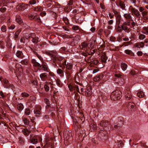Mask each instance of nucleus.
<instances>
[{
    "instance_id": "obj_52",
    "label": "nucleus",
    "mask_w": 148,
    "mask_h": 148,
    "mask_svg": "<svg viewBox=\"0 0 148 148\" xmlns=\"http://www.w3.org/2000/svg\"><path fill=\"white\" fill-rule=\"evenodd\" d=\"M22 10H25L27 8L28 6V5L27 4H25L24 3H22Z\"/></svg>"
},
{
    "instance_id": "obj_45",
    "label": "nucleus",
    "mask_w": 148,
    "mask_h": 148,
    "mask_svg": "<svg viewBox=\"0 0 148 148\" xmlns=\"http://www.w3.org/2000/svg\"><path fill=\"white\" fill-rule=\"evenodd\" d=\"M118 143V147L119 148H122L123 147V144L122 141H117L116 142Z\"/></svg>"
},
{
    "instance_id": "obj_57",
    "label": "nucleus",
    "mask_w": 148,
    "mask_h": 148,
    "mask_svg": "<svg viewBox=\"0 0 148 148\" xmlns=\"http://www.w3.org/2000/svg\"><path fill=\"white\" fill-rule=\"evenodd\" d=\"M73 29L74 30L76 31L79 29V27L78 26L74 25L72 27Z\"/></svg>"
},
{
    "instance_id": "obj_10",
    "label": "nucleus",
    "mask_w": 148,
    "mask_h": 148,
    "mask_svg": "<svg viewBox=\"0 0 148 148\" xmlns=\"http://www.w3.org/2000/svg\"><path fill=\"white\" fill-rule=\"evenodd\" d=\"M130 9L131 10V14L132 15H134L137 18L140 17L141 15L138 10L133 8L132 6H130Z\"/></svg>"
},
{
    "instance_id": "obj_51",
    "label": "nucleus",
    "mask_w": 148,
    "mask_h": 148,
    "mask_svg": "<svg viewBox=\"0 0 148 148\" xmlns=\"http://www.w3.org/2000/svg\"><path fill=\"white\" fill-rule=\"evenodd\" d=\"M122 29V27L121 25V26H120L119 25H118L116 29V31L117 32H121L123 30V29Z\"/></svg>"
},
{
    "instance_id": "obj_22",
    "label": "nucleus",
    "mask_w": 148,
    "mask_h": 148,
    "mask_svg": "<svg viewBox=\"0 0 148 148\" xmlns=\"http://www.w3.org/2000/svg\"><path fill=\"white\" fill-rule=\"evenodd\" d=\"M107 59L108 58L105 53H104L103 55H102L101 56V60L102 62L106 63Z\"/></svg>"
},
{
    "instance_id": "obj_30",
    "label": "nucleus",
    "mask_w": 148,
    "mask_h": 148,
    "mask_svg": "<svg viewBox=\"0 0 148 148\" xmlns=\"http://www.w3.org/2000/svg\"><path fill=\"white\" fill-rule=\"evenodd\" d=\"M82 49L86 48L88 47V44L86 42H84L81 44Z\"/></svg>"
},
{
    "instance_id": "obj_4",
    "label": "nucleus",
    "mask_w": 148,
    "mask_h": 148,
    "mask_svg": "<svg viewBox=\"0 0 148 148\" xmlns=\"http://www.w3.org/2000/svg\"><path fill=\"white\" fill-rule=\"evenodd\" d=\"M84 121V117L83 115H82L81 116L77 117V119H74V125H75L77 128H78L79 125L81 126V125H80L83 123Z\"/></svg>"
},
{
    "instance_id": "obj_6",
    "label": "nucleus",
    "mask_w": 148,
    "mask_h": 148,
    "mask_svg": "<svg viewBox=\"0 0 148 148\" xmlns=\"http://www.w3.org/2000/svg\"><path fill=\"white\" fill-rule=\"evenodd\" d=\"M100 125L101 127H103V128H101V129H105L104 128H105L106 130H110L111 128V126L109 123L106 121L103 120L101 121L100 123Z\"/></svg>"
},
{
    "instance_id": "obj_20",
    "label": "nucleus",
    "mask_w": 148,
    "mask_h": 148,
    "mask_svg": "<svg viewBox=\"0 0 148 148\" xmlns=\"http://www.w3.org/2000/svg\"><path fill=\"white\" fill-rule=\"evenodd\" d=\"M16 20L19 24L21 25L23 23V21L21 17L19 15L16 16Z\"/></svg>"
},
{
    "instance_id": "obj_49",
    "label": "nucleus",
    "mask_w": 148,
    "mask_h": 148,
    "mask_svg": "<svg viewBox=\"0 0 148 148\" xmlns=\"http://www.w3.org/2000/svg\"><path fill=\"white\" fill-rule=\"evenodd\" d=\"M125 53L127 54L130 55L131 56H132V54H134L132 52V51L131 50L128 49H127L125 50Z\"/></svg>"
},
{
    "instance_id": "obj_3",
    "label": "nucleus",
    "mask_w": 148,
    "mask_h": 148,
    "mask_svg": "<svg viewBox=\"0 0 148 148\" xmlns=\"http://www.w3.org/2000/svg\"><path fill=\"white\" fill-rule=\"evenodd\" d=\"M122 93L119 90H116L113 91L111 94L110 98L112 100L116 101L119 100L122 97Z\"/></svg>"
},
{
    "instance_id": "obj_29",
    "label": "nucleus",
    "mask_w": 148,
    "mask_h": 148,
    "mask_svg": "<svg viewBox=\"0 0 148 148\" xmlns=\"http://www.w3.org/2000/svg\"><path fill=\"white\" fill-rule=\"evenodd\" d=\"M135 106V104L133 102H130L128 103L127 105V107L128 108L133 109Z\"/></svg>"
},
{
    "instance_id": "obj_63",
    "label": "nucleus",
    "mask_w": 148,
    "mask_h": 148,
    "mask_svg": "<svg viewBox=\"0 0 148 148\" xmlns=\"http://www.w3.org/2000/svg\"><path fill=\"white\" fill-rule=\"evenodd\" d=\"M110 40L112 42H115L116 41V38L114 36H112L110 38Z\"/></svg>"
},
{
    "instance_id": "obj_58",
    "label": "nucleus",
    "mask_w": 148,
    "mask_h": 148,
    "mask_svg": "<svg viewBox=\"0 0 148 148\" xmlns=\"http://www.w3.org/2000/svg\"><path fill=\"white\" fill-rule=\"evenodd\" d=\"M4 42L3 40H0V47L1 49H3L4 46L3 45Z\"/></svg>"
},
{
    "instance_id": "obj_42",
    "label": "nucleus",
    "mask_w": 148,
    "mask_h": 148,
    "mask_svg": "<svg viewBox=\"0 0 148 148\" xmlns=\"http://www.w3.org/2000/svg\"><path fill=\"white\" fill-rule=\"evenodd\" d=\"M23 133L25 136H28L29 134V132L27 129H24L22 130Z\"/></svg>"
},
{
    "instance_id": "obj_31",
    "label": "nucleus",
    "mask_w": 148,
    "mask_h": 148,
    "mask_svg": "<svg viewBox=\"0 0 148 148\" xmlns=\"http://www.w3.org/2000/svg\"><path fill=\"white\" fill-rule=\"evenodd\" d=\"M123 16L127 20L132 19V16L130 13H125L124 14Z\"/></svg>"
},
{
    "instance_id": "obj_9",
    "label": "nucleus",
    "mask_w": 148,
    "mask_h": 148,
    "mask_svg": "<svg viewBox=\"0 0 148 148\" xmlns=\"http://www.w3.org/2000/svg\"><path fill=\"white\" fill-rule=\"evenodd\" d=\"M67 134H64V138L65 141H66L69 144L72 143L73 140V138L72 137V133L70 132L69 131H66Z\"/></svg>"
},
{
    "instance_id": "obj_14",
    "label": "nucleus",
    "mask_w": 148,
    "mask_h": 148,
    "mask_svg": "<svg viewBox=\"0 0 148 148\" xmlns=\"http://www.w3.org/2000/svg\"><path fill=\"white\" fill-rule=\"evenodd\" d=\"M121 26L122 28V29H123V30L128 33L130 32V29L127 27V26H130V25L127 22H123Z\"/></svg>"
},
{
    "instance_id": "obj_40",
    "label": "nucleus",
    "mask_w": 148,
    "mask_h": 148,
    "mask_svg": "<svg viewBox=\"0 0 148 148\" xmlns=\"http://www.w3.org/2000/svg\"><path fill=\"white\" fill-rule=\"evenodd\" d=\"M17 107L18 110L21 111L24 108V106L22 104H19L17 105Z\"/></svg>"
},
{
    "instance_id": "obj_36",
    "label": "nucleus",
    "mask_w": 148,
    "mask_h": 148,
    "mask_svg": "<svg viewBox=\"0 0 148 148\" xmlns=\"http://www.w3.org/2000/svg\"><path fill=\"white\" fill-rule=\"evenodd\" d=\"M137 95L138 97H139L142 98L144 97V94L143 92L142 91H140L137 93Z\"/></svg>"
},
{
    "instance_id": "obj_54",
    "label": "nucleus",
    "mask_w": 148,
    "mask_h": 148,
    "mask_svg": "<svg viewBox=\"0 0 148 148\" xmlns=\"http://www.w3.org/2000/svg\"><path fill=\"white\" fill-rule=\"evenodd\" d=\"M25 113L26 115H29L30 114V110L28 108L25 109Z\"/></svg>"
},
{
    "instance_id": "obj_62",
    "label": "nucleus",
    "mask_w": 148,
    "mask_h": 148,
    "mask_svg": "<svg viewBox=\"0 0 148 148\" xmlns=\"http://www.w3.org/2000/svg\"><path fill=\"white\" fill-rule=\"evenodd\" d=\"M21 95L23 97H27L29 96V95L28 94L24 92L22 93Z\"/></svg>"
},
{
    "instance_id": "obj_61",
    "label": "nucleus",
    "mask_w": 148,
    "mask_h": 148,
    "mask_svg": "<svg viewBox=\"0 0 148 148\" xmlns=\"http://www.w3.org/2000/svg\"><path fill=\"white\" fill-rule=\"evenodd\" d=\"M143 29L146 31V32L143 33V34H148V26L147 27H143Z\"/></svg>"
},
{
    "instance_id": "obj_43",
    "label": "nucleus",
    "mask_w": 148,
    "mask_h": 148,
    "mask_svg": "<svg viewBox=\"0 0 148 148\" xmlns=\"http://www.w3.org/2000/svg\"><path fill=\"white\" fill-rule=\"evenodd\" d=\"M5 93H3L2 91H0V96L1 97H0V98H4L6 97V95H5Z\"/></svg>"
},
{
    "instance_id": "obj_41",
    "label": "nucleus",
    "mask_w": 148,
    "mask_h": 148,
    "mask_svg": "<svg viewBox=\"0 0 148 148\" xmlns=\"http://www.w3.org/2000/svg\"><path fill=\"white\" fill-rule=\"evenodd\" d=\"M90 126L91 128L93 129V130H96L97 129V125L95 124V123H91Z\"/></svg>"
},
{
    "instance_id": "obj_37",
    "label": "nucleus",
    "mask_w": 148,
    "mask_h": 148,
    "mask_svg": "<svg viewBox=\"0 0 148 148\" xmlns=\"http://www.w3.org/2000/svg\"><path fill=\"white\" fill-rule=\"evenodd\" d=\"M23 121L25 125H28L29 123V120L27 118H24L23 119Z\"/></svg>"
},
{
    "instance_id": "obj_12",
    "label": "nucleus",
    "mask_w": 148,
    "mask_h": 148,
    "mask_svg": "<svg viewBox=\"0 0 148 148\" xmlns=\"http://www.w3.org/2000/svg\"><path fill=\"white\" fill-rule=\"evenodd\" d=\"M46 54L50 56L53 60V58H56L57 56V53L56 51L52 50L49 51V52H47Z\"/></svg>"
},
{
    "instance_id": "obj_60",
    "label": "nucleus",
    "mask_w": 148,
    "mask_h": 148,
    "mask_svg": "<svg viewBox=\"0 0 148 148\" xmlns=\"http://www.w3.org/2000/svg\"><path fill=\"white\" fill-rule=\"evenodd\" d=\"M21 63L23 65H26L27 63V60L25 59L21 61Z\"/></svg>"
},
{
    "instance_id": "obj_1",
    "label": "nucleus",
    "mask_w": 148,
    "mask_h": 148,
    "mask_svg": "<svg viewBox=\"0 0 148 148\" xmlns=\"http://www.w3.org/2000/svg\"><path fill=\"white\" fill-rule=\"evenodd\" d=\"M31 49L34 55L41 61L40 62H37L35 59H32V62L33 64V66L37 68L38 70L40 71H48V66L47 63L44 61L42 57L35 51V49L31 48Z\"/></svg>"
},
{
    "instance_id": "obj_25",
    "label": "nucleus",
    "mask_w": 148,
    "mask_h": 148,
    "mask_svg": "<svg viewBox=\"0 0 148 148\" xmlns=\"http://www.w3.org/2000/svg\"><path fill=\"white\" fill-rule=\"evenodd\" d=\"M85 92L87 93V96H89L91 94L92 90L90 87H87Z\"/></svg>"
},
{
    "instance_id": "obj_39",
    "label": "nucleus",
    "mask_w": 148,
    "mask_h": 148,
    "mask_svg": "<svg viewBox=\"0 0 148 148\" xmlns=\"http://www.w3.org/2000/svg\"><path fill=\"white\" fill-rule=\"evenodd\" d=\"M68 87L69 90L71 92L73 91L74 90H75V86H73L71 84H69L68 86Z\"/></svg>"
},
{
    "instance_id": "obj_21",
    "label": "nucleus",
    "mask_w": 148,
    "mask_h": 148,
    "mask_svg": "<svg viewBox=\"0 0 148 148\" xmlns=\"http://www.w3.org/2000/svg\"><path fill=\"white\" fill-rule=\"evenodd\" d=\"M145 45L144 42H138L135 44L134 45L136 47L139 48H143L144 46Z\"/></svg>"
},
{
    "instance_id": "obj_26",
    "label": "nucleus",
    "mask_w": 148,
    "mask_h": 148,
    "mask_svg": "<svg viewBox=\"0 0 148 148\" xmlns=\"http://www.w3.org/2000/svg\"><path fill=\"white\" fill-rule=\"evenodd\" d=\"M44 101L45 103L47 104V106L46 107V108L48 109L49 108H50L51 105L49 101L47 98L44 99Z\"/></svg>"
},
{
    "instance_id": "obj_18",
    "label": "nucleus",
    "mask_w": 148,
    "mask_h": 148,
    "mask_svg": "<svg viewBox=\"0 0 148 148\" xmlns=\"http://www.w3.org/2000/svg\"><path fill=\"white\" fill-rule=\"evenodd\" d=\"M16 56L19 58H23L24 55L22 52L21 51L18 50L16 53Z\"/></svg>"
},
{
    "instance_id": "obj_13",
    "label": "nucleus",
    "mask_w": 148,
    "mask_h": 148,
    "mask_svg": "<svg viewBox=\"0 0 148 148\" xmlns=\"http://www.w3.org/2000/svg\"><path fill=\"white\" fill-rule=\"evenodd\" d=\"M124 94L126 99L129 100L131 99L132 97V95L131 92L129 90H125L124 92Z\"/></svg>"
},
{
    "instance_id": "obj_33",
    "label": "nucleus",
    "mask_w": 148,
    "mask_h": 148,
    "mask_svg": "<svg viewBox=\"0 0 148 148\" xmlns=\"http://www.w3.org/2000/svg\"><path fill=\"white\" fill-rule=\"evenodd\" d=\"M20 32V30H18L15 33L14 39L15 40H16L18 39V36Z\"/></svg>"
},
{
    "instance_id": "obj_44",
    "label": "nucleus",
    "mask_w": 148,
    "mask_h": 148,
    "mask_svg": "<svg viewBox=\"0 0 148 148\" xmlns=\"http://www.w3.org/2000/svg\"><path fill=\"white\" fill-rule=\"evenodd\" d=\"M88 60L90 62H92V63L93 64L95 65H97L99 62L98 61L96 60H94L92 61H91L90 59H88Z\"/></svg>"
},
{
    "instance_id": "obj_46",
    "label": "nucleus",
    "mask_w": 148,
    "mask_h": 148,
    "mask_svg": "<svg viewBox=\"0 0 148 148\" xmlns=\"http://www.w3.org/2000/svg\"><path fill=\"white\" fill-rule=\"evenodd\" d=\"M34 20L38 22H41V20L40 17L38 15H37L36 14Z\"/></svg>"
},
{
    "instance_id": "obj_35",
    "label": "nucleus",
    "mask_w": 148,
    "mask_h": 148,
    "mask_svg": "<svg viewBox=\"0 0 148 148\" xmlns=\"http://www.w3.org/2000/svg\"><path fill=\"white\" fill-rule=\"evenodd\" d=\"M7 7L6 5H3L0 8V11L2 13L6 11Z\"/></svg>"
},
{
    "instance_id": "obj_17",
    "label": "nucleus",
    "mask_w": 148,
    "mask_h": 148,
    "mask_svg": "<svg viewBox=\"0 0 148 148\" xmlns=\"http://www.w3.org/2000/svg\"><path fill=\"white\" fill-rule=\"evenodd\" d=\"M143 18L144 20H148V12L145 11L141 12Z\"/></svg>"
},
{
    "instance_id": "obj_34",
    "label": "nucleus",
    "mask_w": 148,
    "mask_h": 148,
    "mask_svg": "<svg viewBox=\"0 0 148 148\" xmlns=\"http://www.w3.org/2000/svg\"><path fill=\"white\" fill-rule=\"evenodd\" d=\"M119 5L121 8L123 9H125V5L124 2L122 1H120L119 3Z\"/></svg>"
},
{
    "instance_id": "obj_28",
    "label": "nucleus",
    "mask_w": 148,
    "mask_h": 148,
    "mask_svg": "<svg viewBox=\"0 0 148 148\" xmlns=\"http://www.w3.org/2000/svg\"><path fill=\"white\" fill-rule=\"evenodd\" d=\"M127 67V64L124 63H122L121 65V67L123 71H125Z\"/></svg>"
},
{
    "instance_id": "obj_15",
    "label": "nucleus",
    "mask_w": 148,
    "mask_h": 148,
    "mask_svg": "<svg viewBox=\"0 0 148 148\" xmlns=\"http://www.w3.org/2000/svg\"><path fill=\"white\" fill-rule=\"evenodd\" d=\"M104 77L103 74L102 73L98 74L94 78V81L95 82H99Z\"/></svg>"
},
{
    "instance_id": "obj_2",
    "label": "nucleus",
    "mask_w": 148,
    "mask_h": 148,
    "mask_svg": "<svg viewBox=\"0 0 148 148\" xmlns=\"http://www.w3.org/2000/svg\"><path fill=\"white\" fill-rule=\"evenodd\" d=\"M62 63V65L60 66V67L62 68L63 69H64L65 68V73L68 77H69L71 76V74L73 73L72 69L73 67V65L71 63L67 62L66 63V59H64Z\"/></svg>"
},
{
    "instance_id": "obj_64",
    "label": "nucleus",
    "mask_w": 148,
    "mask_h": 148,
    "mask_svg": "<svg viewBox=\"0 0 148 148\" xmlns=\"http://www.w3.org/2000/svg\"><path fill=\"white\" fill-rule=\"evenodd\" d=\"M31 82L32 84L34 85H37L38 83L37 81L35 80L31 81Z\"/></svg>"
},
{
    "instance_id": "obj_50",
    "label": "nucleus",
    "mask_w": 148,
    "mask_h": 148,
    "mask_svg": "<svg viewBox=\"0 0 148 148\" xmlns=\"http://www.w3.org/2000/svg\"><path fill=\"white\" fill-rule=\"evenodd\" d=\"M22 3L19 4L17 5L16 7V9L19 10H22Z\"/></svg>"
},
{
    "instance_id": "obj_48",
    "label": "nucleus",
    "mask_w": 148,
    "mask_h": 148,
    "mask_svg": "<svg viewBox=\"0 0 148 148\" xmlns=\"http://www.w3.org/2000/svg\"><path fill=\"white\" fill-rule=\"evenodd\" d=\"M63 20L66 25H67L69 23L68 19L67 17H63Z\"/></svg>"
},
{
    "instance_id": "obj_11",
    "label": "nucleus",
    "mask_w": 148,
    "mask_h": 148,
    "mask_svg": "<svg viewBox=\"0 0 148 148\" xmlns=\"http://www.w3.org/2000/svg\"><path fill=\"white\" fill-rule=\"evenodd\" d=\"M29 38V40H31L32 42L34 44L37 43L39 41V38L37 37L35 34L32 33L30 34Z\"/></svg>"
},
{
    "instance_id": "obj_55",
    "label": "nucleus",
    "mask_w": 148,
    "mask_h": 148,
    "mask_svg": "<svg viewBox=\"0 0 148 148\" xmlns=\"http://www.w3.org/2000/svg\"><path fill=\"white\" fill-rule=\"evenodd\" d=\"M1 30L3 32H5L7 30L6 27L5 25H3L1 28Z\"/></svg>"
},
{
    "instance_id": "obj_23",
    "label": "nucleus",
    "mask_w": 148,
    "mask_h": 148,
    "mask_svg": "<svg viewBox=\"0 0 148 148\" xmlns=\"http://www.w3.org/2000/svg\"><path fill=\"white\" fill-rule=\"evenodd\" d=\"M64 70L63 69H61L60 68H58L57 71V73L58 74L60 75L61 76H63L64 73Z\"/></svg>"
},
{
    "instance_id": "obj_53",
    "label": "nucleus",
    "mask_w": 148,
    "mask_h": 148,
    "mask_svg": "<svg viewBox=\"0 0 148 148\" xmlns=\"http://www.w3.org/2000/svg\"><path fill=\"white\" fill-rule=\"evenodd\" d=\"M146 37V36L143 34H140L139 36V39L140 40H143Z\"/></svg>"
},
{
    "instance_id": "obj_27",
    "label": "nucleus",
    "mask_w": 148,
    "mask_h": 148,
    "mask_svg": "<svg viewBox=\"0 0 148 148\" xmlns=\"http://www.w3.org/2000/svg\"><path fill=\"white\" fill-rule=\"evenodd\" d=\"M39 109L38 110L36 109H35L34 111V114H36L40 115L41 114V108L40 106H39Z\"/></svg>"
},
{
    "instance_id": "obj_59",
    "label": "nucleus",
    "mask_w": 148,
    "mask_h": 148,
    "mask_svg": "<svg viewBox=\"0 0 148 148\" xmlns=\"http://www.w3.org/2000/svg\"><path fill=\"white\" fill-rule=\"evenodd\" d=\"M45 44V43L43 42L39 43L38 45L40 46V47H38L39 48H40V47L41 48H43L44 47V45Z\"/></svg>"
},
{
    "instance_id": "obj_32",
    "label": "nucleus",
    "mask_w": 148,
    "mask_h": 148,
    "mask_svg": "<svg viewBox=\"0 0 148 148\" xmlns=\"http://www.w3.org/2000/svg\"><path fill=\"white\" fill-rule=\"evenodd\" d=\"M63 59L62 58V57H58L57 56H56V58H53V62H57V60H58L59 61H61V60H62V62H63V60L64 59Z\"/></svg>"
},
{
    "instance_id": "obj_5",
    "label": "nucleus",
    "mask_w": 148,
    "mask_h": 148,
    "mask_svg": "<svg viewBox=\"0 0 148 148\" xmlns=\"http://www.w3.org/2000/svg\"><path fill=\"white\" fill-rule=\"evenodd\" d=\"M2 82L3 83V85L5 88L8 89H11L12 90L15 88V87L13 84H10L8 80L6 79H3Z\"/></svg>"
},
{
    "instance_id": "obj_56",
    "label": "nucleus",
    "mask_w": 148,
    "mask_h": 148,
    "mask_svg": "<svg viewBox=\"0 0 148 148\" xmlns=\"http://www.w3.org/2000/svg\"><path fill=\"white\" fill-rule=\"evenodd\" d=\"M50 108L49 109V113H50V112H53L54 111H56V108L55 107H50Z\"/></svg>"
},
{
    "instance_id": "obj_16",
    "label": "nucleus",
    "mask_w": 148,
    "mask_h": 148,
    "mask_svg": "<svg viewBox=\"0 0 148 148\" xmlns=\"http://www.w3.org/2000/svg\"><path fill=\"white\" fill-rule=\"evenodd\" d=\"M101 141V140L98 137H95L92 138L91 139L92 142L95 145L98 144Z\"/></svg>"
},
{
    "instance_id": "obj_7",
    "label": "nucleus",
    "mask_w": 148,
    "mask_h": 148,
    "mask_svg": "<svg viewBox=\"0 0 148 148\" xmlns=\"http://www.w3.org/2000/svg\"><path fill=\"white\" fill-rule=\"evenodd\" d=\"M98 137L102 141L107 139L108 137L107 132L106 131L101 130L98 134Z\"/></svg>"
},
{
    "instance_id": "obj_38",
    "label": "nucleus",
    "mask_w": 148,
    "mask_h": 148,
    "mask_svg": "<svg viewBox=\"0 0 148 148\" xmlns=\"http://www.w3.org/2000/svg\"><path fill=\"white\" fill-rule=\"evenodd\" d=\"M56 83L57 85L59 87H61L62 86V84L59 79H57L56 80Z\"/></svg>"
},
{
    "instance_id": "obj_19",
    "label": "nucleus",
    "mask_w": 148,
    "mask_h": 148,
    "mask_svg": "<svg viewBox=\"0 0 148 148\" xmlns=\"http://www.w3.org/2000/svg\"><path fill=\"white\" fill-rule=\"evenodd\" d=\"M49 84H50L51 86L52 85L51 83V82H46V84L44 85V88L45 89V90L47 92H48L50 88L48 85Z\"/></svg>"
},
{
    "instance_id": "obj_24",
    "label": "nucleus",
    "mask_w": 148,
    "mask_h": 148,
    "mask_svg": "<svg viewBox=\"0 0 148 148\" xmlns=\"http://www.w3.org/2000/svg\"><path fill=\"white\" fill-rule=\"evenodd\" d=\"M40 77L42 80L45 81V78L47 77V74L45 73H42L40 75Z\"/></svg>"
},
{
    "instance_id": "obj_8",
    "label": "nucleus",
    "mask_w": 148,
    "mask_h": 148,
    "mask_svg": "<svg viewBox=\"0 0 148 148\" xmlns=\"http://www.w3.org/2000/svg\"><path fill=\"white\" fill-rule=\"evenodd\" d=\"M31 142L33 144H37L38 142L42 141V139L41 137L38 135L30 137L29 139Z\"/></svg>"
},
{
    "instance_id": "obj_47",
    "label": "nucleus",
    "mask_w": 148,
    "mask_h": 148,
    "mask_svg": "<svg viewBox=\"0 0 148 148\" xmlns=\"http://www.w3.org/2000/svg\"><path fill=\"white\" fill-rule=\"evenodd\" d=\"M36 14L33 13V14H29V18L30 20H34L35 16H36Z\"/></svg>"
}]
</instances>
